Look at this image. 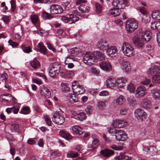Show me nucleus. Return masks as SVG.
<instances>
[{"instance_id": "f257e3e1", "label": "nucleus", "mask_w": 160, "mask_h": 160, "mask_svg": "<svg viewBox=\"0 0 160 160\" xmlns=\"http://www.w3.org/2000/svg\"><path fill=\"white\" fill-rule=\"evenodd\" d=\"M138 21L134 18L128 19L126 23V27L127 28V32L130 33L135 30L138 27Z\"/></svg>"}, {"instance_id": "f03ea898", "label": "nucleus", "mask_w": 160, "mask_h": 160, "mask_svg": "<svg viewBox=\"0 0 160 160\" xmlns=\"http://www.w3.org/2000/svg\"><path fill=\"white\" fill-rule=\"evenodd\" d=\"M83 61L86 65H91L92 64L95 62L94 52H86L83 57Z\"/></svg>"}, {"instance_id": "7ed1b4c3", "label": "nucleus", "mask_w": 160, "mask_h": 160, "mask_svg": "<svg viewBox=\"0 0 160 160\" xmlns=\"http://www.w3.org/2000/svg\"><path fill=\"white\" fill-rule=\"evenodd\" d=\"M134 49L129 43L124 42L122 46V50L123 54L128 57H131L133 54Z\"/></svg>"}, {"instance_id": "20e7f679", "label": "nucleus", "mask_w": 160, "mask_h": 160, "mask_svg": "<svg viewBox=\"0 0 160 160\" xmlns=\"http://www.w3.org/2000/svg\"><path fill=\"white\" fill-rule=\"evenodd\" d=\"M96 45L99 49L104 52L109 46V44L106 40L101 39L98 41Z\"/></svg>"}, {"instance_id": "39448f33", "label": "nucleus", "mask_w": 160, "mask_h": 160, "mask_svg": "<svg viewBox=\"0 0 160 160\" xmlns=\"http://www.w3.org/2000/svg\"><path fill=\"white\" fill-rule=\"evenodd\" d=\"M60 65L57 63L53 64L49 69V75L51 77H53L59 72Z\"/></svg>"}, {"instance_id": "423d86ee", "label": "nucleus", "mask_w": 160, "mask_h": 160, "mask_svg": "<svg viewBox=\"0 0 160 160\" xmlns=\"http://www.w3.org/2000/svg\"><path fill=\"white\" fill-rule=\"evenodd\" d=\"M135 117L138 120L143 121L146 119L147 117V113L142 109H137L135 110Z\"/></svg>"}, {"instance_id": "0eeeda50", "label": "nucleus", "mask_w": 160, "mask_h": 160, "mask_svg": "<svg viewBox=\"0 0 160 160\" xmlns=\"http://www.w3.org/2000/svg\"><path fill=\"white\" fill-rule=\"evenodd\" d=\"M140 35L138 32H135L133 38V42L134 44L138 48L142 47L144 45V42L139 38Z\"/></svg>"}, {"instance_id": "6e6552de", "label": "nucleus", "mask_w": 160, "mask_h": 160, "mask_svg": "<svg viewBox=\"0 0 160 160\" xmlns=\"http://www.w3.org/2000/svg\"><path fill=\"white\" fill-rule=\"evenodd\" d=\"M52 119L54 123L58 124H62L65 121L63 116L58 112H55L53 114Z\"/></svg>"}, {"instance_id": "1a4fd4ad", "label": "nucleus", "mask_w": 160, "mask_h": 160, "mask_svg": "<svg viewBox=\"0 0 160 160\" xmlns=\"http://www.w3.org/2000/svg\"><path fill=\"white\" fill-rule=\"evenodd\" d=\"M127 0H113L112 2V5L118 9L124 8L126 6V3Z\"/></svg>"}, {"instance_id": "9d476101", "label": "nucleus", "mask_w": 160, "mask_h": 160, "mask_svg": "<svg viewBox=\"0 0 160 160\" xmlns=\"http://www.w3.org/2000/svg\"><path fill=\"white\" fill-rule=\"evenodd\" d=\"M115 136L116 139L122 141L126 140L128 138L126 132L121 130L116 131L115 132Z\"/></svg>"}, {"instance_id": "9b49d317", "label": "nucleus", "mask_w": 160, "mask_h": 160, "mask_svg": "<svg viewBox=\"0 0 160 160\" xmlns=\"http://www.w3.org/2000/svg\"><path fill=\"white\" fill-rule=\"evenodd\" d=\"M99 67L102 70L107 72H110L112 70L111 64L107 61H103L101 62L99 64Z\"/></svg>"}, {"instance_id": "f8f14e48", "label": "nucleus", "mask_w": 160, "mask_h": 160, "mask_svg": "<svg viewBox=\"0 0 160 160\" xmlns=\"http://www.w3.org/2000/svg\"><path fill=\"white\" fill-rule=\"evenodd\" d=\"M118 50L115 46H109L106 51L107 55L109 57H113L116 56L118 54Z\"/></svg>"}, {"instance_id": "ddd939ff", "label": "nucleus", "mask_w": 160, "mask_h": 160, "mask_svg": "<svg viewBox=\"0 0 160 160\" xmlns=\"http://www.w3.org/2000/svg\"><path fill=\"white\" fill-rule=\"evenodd\" d=\"M128 124V122L124 120H115L112 123L114 128H122L126 127Z\"/></svg>"}, {"instance_id": "4468645a", "label": "nucleus", "mask_w": 160, "mask_h": 160, "mask_svg": "<svg viewBox=\"0 0 160 160\" xmlns=\"http://www.w3.org/2000/svg\"><path fill=\"white\" fill-rule=\"evenodd\" d=\"M50 12L52 14H60L63 11L62 7L58 5L54 4L51 6L50 8Z\"/></svg>"}, {"instance_id": "2eb2a0df", "label": "nucleus", "mask_w": 160, "mask_h": 160, "mask_svg": "<svg viewBox=\"0 0 160 160\" xmlns=\"http://www.w3.org/2000/svg\"><path fill=\"white\" fill-rule=\"evenodd\" d=\"M39 91L42 97L46 98H49L51 97V92L49 90L44 86L40 87Z\"/></svg>"}, {"instance_id": "dca6fc26", "label": "nucleus", "mask_w": 160, "mask_h": 160, "mask_svg": "<svg viewBox=\"0 0 160 160\" xmlns=\"http://www.w3.org/2000/svg\"><path fill=\"white\" fill-rule=\"evenodd\" d=\"M146 88L143 86H140L136 90L135 96L136 98H140L145 95Z\"/></svg>"}, {"instance_id": "f3484780", "label": "nucleus", "mask_w": 160, "mask_h": 160, "mask_svg": "<svg viewBox=\"0 0 160 160\" xmlns=\"http://www.w3.org/2000/svg\"><path fill=\"white\" fill-rule=\"evenodd\" d=\"M127 81L125 78L122 77L115 79V88H122L125 86Z\"/></svg>"}, {"instance_id": "a211bd4d", "label": "nucleus", "mask_w": 160, "mask_h": 160, "mask_svg": "<svg viewBox=\"0 0 160 160\" xmlns=\"http://www.w3.org/2000/svg\"><path fill=\"white\" fill-rule=\"evenodd\" d=\"M120 68L122 71L125 72H128L131 70L130 62L127 61H123L120 64Z\"/></svg>"}, {"instance_id": "6ab92c4d", "label": "nucleus", "mask_w": 160, "mask_h": 160, "mask_svg": "<svg viewBox=\"0 0 160 160\" xmlns=\"http://www.w3.org/2000/svg\"><path fill=\"white\" fill-rule=\"evenodd\" d=\"M105 85L108 88H115V79L112 77L108 78L105 81Z\"/></svg>"}, {"instance_id": "aec40b11", "label": "nucleus", "mask_w": 160, "mask_h": 160, "mask_svg": "<svg viewBox=\"0 0 160 160\" xmlns=\"http://www.w3.org/2000/svg\"><path fill=\"white\" fill-rule=\"evenodd\" d=\"M139 35L141 36V38L144 42L148 41L151 38L150 32V31H143L141 32H138Z\"/></svg>"}, {"instance_id": "412c9836", "label": "nucleus", "mask_w": 160, "mask_h": 160, "mask_svg": "<svg viewBox=\"0 0 160 160\" xmlns=\"http://www.w3.org/2000/svg\"><path fill=\"white\" fill-rule=\"evenodd\" d=\"M140 105L141 108L147 110L151 108L152 104L151 101L149 99L144 98L141 102Z\"/></svg>"}, {"instance_id": "4be33fe9", "label": "nucleus", "mask_w": 160, "mask_h": 160, "mask_svg": "<svg viewBox=\"0 0 160 160\" xmlns=\"http://www.w3.org/2000/svg\"><path fill=\"white\" fill-rule=\"evenodd\" d=\"M160 72V66L154 65L151 67L148 71V74L151 76L156 74V73Z\"/></svg>"}, {"instance_id": "5701e85b", "label": "nucleus", "mask_w": 160, "mask_h": 160, "mask_svg": "<svg viewBox=\"0 0 160 160\" xmlns=\"http://www.w3.org/2000/svg\"><path fill=\"white\" fill-rule=\"evenodd\" d=\"M143 151L144 153H148L150 154H155L157 153V150L155 147L151 146L148 148H144Z\"/></svg>"}, {"instance_id": "b1692460", "label": "nucleus", "mask_w": 160, "mask_h": 160, "mask_svg": "<svg viewBox=\"0 0 160 160\" xmlns=\"http://www.w3.org/2000/svg\"><path fill=\"white\" fill-rule=\"evenodd\" d=\"M72 130V133L73 134L80 135L83 133L82 128L78 125L73 126Z\"/></svg>"}, {"instance_id": "393cba45", "label": "nucleus", "mask_w": 160, "mask_h": 160, "mask_svg": "<svg viewBox=\"0 0 160 160\" xmlns=\"http://www.w3.org/2000/svg\"><path fill=\"white\" fill-rule=\"evenodd\" d=\"M121 12V10L118 8L112 9L109 10L108 14L112 17H116L118 16Z\"/></svg>"}, {"instance_id": "a878e982", "label": "nucleus", "mask_w": 160, "mask_h": 160, "mask_svg": "<svg viewBox=\"0 0 160 160\" xmlns=\"http://www.w3.org/2000/svg\"><path fill=\"white\" fill-rule=\"evenodd\" d=\"M151 93L153 98L156 100H160V90L152 89L151 90Z\"/></svg>"}, {"instance_id": "bb28decb", "label": "nucleus", "mask_w": 160, "mask_h": 160, "mask_svg": "<svg viewBox=\"0 0 160 160\" xmlns=\"http://www.w3.org/2000/svg\"><path fill=\"white\" fill-rule=\"evenodd\" d=\"M94 55L95 58V61L97 58H98L100 60H105V55L101 52L98 51L94 52Z\"/></svg>"}, {"instance_id": "cd10ccee", "label": "nucleus", "mask_w": 160, "mask_h": 160, "mask_svg": "<svg viewBox=\"0 0 160 160\" xmlns=\"http://www.w3.org/2000/svg\"><path fill=\"white\" fill-rule=\"evenodd\" d=\"M67 99L71 103L76 102L78 101V98L75 94H69L67 96Z\"/></svg>"}, {"instance_id": "c85d7f7f", "label": "nucleus", "mask_w": 160, "mask_h": 160, "mask_svg": "<svg viewBox=\"0 0 160 160\" xmlns=\"http://www.w3.org/2000/svg\"><path fill=\"white\" fill-rule=\"evenodd\" d=\"M11 130L12 132H19V126L17 122L15 121L12 123L11 127Z\"/></svg>"}, {"instance_id": "c756f323", "label": "nucleus", "mask_w": 160, "mask_h": 160, "mask_svg": "<svg viewBox=\"0 0 160 160\" xmlns=\"http://www.w3.org/2000/svg\"><path fill=\"white\" fill-rule=\"evenodd\" d=\"M126 99L124 97L120 95L117 97L115 100V103L117 105L121 106L125 102Z\"/></svg>"}, {"instance_id": "7c9ffc66", "label": "nucleus", "mask_w": 160, "mask_h": 160, "mask_svg": "<svg viewBox=\"0 0 160 160\" xmlns=\"http://www.w3.org/2000/svg\"><path fill=\"white\" fill-rule=\"evenodd\" d=\"M100 153L106 157H109L114 154V152L112 150L106 149L101 150Z\"/></svg>"}, {"instance_id": "2f4dec72", "label": "nucleus", "mask_w": 160, "mask_h": 160, "mask_svg": "<svg viewBox=\"0 0 160 160\" xmlns=\"http://www.w3.org/2000/svg\"><path fill=\"white\" fill-rule=\"evenodd\" d=\"M37 47L39 48V51L44 55L47 53V49L42 42L39 43L37 45Z\"/></svg>"}, {"instance_id": "473e14b6", "label": "nucleus", "mask_w": 160, "mask_h": 160, "mask_svg": "<svg viewBox=\"0 0 160 160\" xmlns=\"http://www.w3.org/2000/svg\"><path fill=\"white\" fill-rule=\"evenodd\" d=\"M78 8L79 11L83 13H87L89 10V7L84 4H81Z\"/></svg>"}, {"instance_id": "72a5a7b5", "label": "nucleus", "mask_w": 160, "mask_h": 160, "mask_svg": "<svg viewBox=\"0 0 160 160\" xmlns=\"http://www.w3.org/2000/svg\"><path fill=\"white\" fill-rule=\"evenodd\" d=\"M59 133L60 136L67 140L71 139L72 138V136L70 135V133L64 131H60L59 132Z\"/></svg>"}, {"instance_id": "f704fd0d", "label": "nucleus", "mask_w": 160, "mask_h": 160, "mask_svg": "<svg viewBox=\"0 0 160 160\" xmlns=\"http://www.w3.org/2000/svg\"><path fill=\"white\" fill-rule=\"evenodd\" d=\"M74 118L82 121L86 119V117L84 113L80 112L78 114H77L76 115H75Z\"/></svg>"}, {"instance_id": "c9c22d12", "label": "nucleus", "mask_w": 160, "mask_h": 160, "mask_svg": "<svg viewBox=\"0 0 160 160\" xmlns=\"http://www.w3.org/2000/svg\"><path fill=\"white\" fill-rule=\"evenodd\" d=\"M31 66L35 69H37L40 67V64L36 58L30 62Z\"/></svg>"}, {"instance_id": "e433bc0d", "label": "nucleus", "mask_w": 160, "mask_h": 160, "mask_svg": "<svg viewBox=\"0 0 160 160\" xmlns=\"http://www.w3.org/2000/svg\"><path fill=\"white\" fill-rule=\"evenodd\" d=\"M128 103L130 106H133L136 104V101L133 96H130L127 98Z\"/></svg>"}, {"instance_id": "4c0bfd02", "label": "nucleus", "mask_w": 160, "mask_h": 160, "mask_svg": "<svg viewBox=\"0 0 160 160\" xmlns=\"http://www.w3.org/2000/svg\"><path fill=\"white\" fill-rule=\"evenodd\" d=\"M78 60V58H76L73 56L72 55H68L66 58V60L65 61V63L66 64L67 63H69L72 61H77Z\"/></svg>"}, {"instance_id": "58836bf2", "label": "nucleus", "mask_w": 160, "mask_h": 160, "mask_svg": "<svg viewBox=\"0 0 160 160\" xmlns=\"http://www.w3.org/2000/svg\"><path fill=\"white\" fill-rule=\"evenodd\" d=\"M117 158L119 160H131V159L130 157H129L122 153H120Z\"/></svg>"}, {"instance_id": "ea45409f", "label": "nucleus", "mask_w": 160, "mask_h": 160, "mask_svg": "<svg viewBox=\"0 0 160 160\" xmlns=\"http://www.w3.org/2000/svg\"><path fill=\"white\" fill-rule=\"evenodd\" d=\"M30 19L31 21L33 24L37 23L39 21L38 16L36 14H32L31 15Z\"/></svg>"}, {"instance_id": "a19ab883", "label": "nucleus", "mask_w": 160, "mask_h": 160, "mask_svg": "<svg viewBox=\"0 0 160 160\" xmlns=\"http://www.w3.org/2000/svg\"><path fill=\"white\" fill-rule=\"evenodd\" d=\"M69 24H72L76 22L78 19V17L76 15L71 14L69 15Z\"/></svg>"}, {"instance_id": "79ce46f5", "label": "nucleus", "mask_w": 160, "mask_h": 160, "mask_svg": "<svg viewBox=\"0 0 160 160\" xmlns=\"http://www.w3.org/2000/svg\"><path fill=\"white\" fill-rule=\"evenodd\" d=\"M75 89V92L74 93L77 94H81L83 93L85 91V90L84 88L80 85H79V86L77 87V89Z\"/></svg>"}, {"instance_id": "37998d69", "label": "nucleus", "mask_w": 160, "mask_h": 160, "mask_svg": "<svg viewBox=\"0 0 160 160\" xmlns=\"http://www.w3.org/2000/svg\"><path fill=\"white\" fill-rule=\"evenodd\" d=\"M5 96L6 97L2 99L5 101L8 102L13 101L14 102H16V99L9 94H6Z\"/></svg>"}, {"instance_id": "c03bdc74", "label": "nucleus", "mask_w": 160, "mask_h": 160, "mask_svg": "<svg viewBox=\"0 0 160 160\" xmlns=\"http://www.w3.org/2000/svg\"><path fill=\"white\" fill-rule=\"evenodd\" d=\"M152 18L157 20H160V12L156 11L153 12L152 13Z\"/></svg>"}, {"instance_id": "a18cd8bd", "label": "nucleus", "mask_w": 160, "mask_h": 160, "mask_svg": "<svg viewBox=\"0 0 160 160\" xmlns=\"http://www.w3.org/2000/svg\"><path fill=\"white\" fill-rule=\"evenodd\" d=\"M78 156V154L77 152L70 151L68 152L67 154V157L68 158H75Z\"/></svg>"}, {"instance_id": "49530a36", "label": "nucleus", "mask_w": 160, "mask_h": 160, "mask_svg": "<svg viewBox=\"0 0 160 160\" xmlns=\"http://www.w3.org/2000/svg\"><path fill=\"white\" fill-rule=\"evenodd\" d=\"M21 47L25 53H28L32 52L31 48L29 46H26L24 45H22L21 46Z\"/></svg>"}, {"instance_id": "de8ad7c7", "label": "nucleus", "mask_w": 160, "mask_h": 160, "mask_svg": "<svg viewBox=\"0 0 160 160\" xmlns=\"http://www.w3.org/2000/svg\"><path fill=\"white\" fill-rule=\"evenodd\" d=\"M105 101V100L104 101H99L98 102L97 105L99 109L103 110L105 108L106 106Z\"/></svg>"}, {"instance_id": "09e8293b", "label": "nucleus", "mask_w": 160, "mask_h": 160, "mask_svg": "<svg viewBox=\"0 0 160 160\" xmlns=\"http://www.w3.org/2000/svg\"><path fill=\"white\" fill-rule=\"evenodd\" d=\"M152 82L155 83H158L160 82V75L155 74L152 77Z\"/></svg>"}, {"instance_id": "8fccbe9b", "label": "nucleus", "mask_w": 160, "mask_h": 160, "mask_svg": "<svg viewBox=\"0 0 160 160\" xmlns=\"http://www.w3.org/2000/svg\"><path fill=\"white\" fill-rule=\"evenodd\" d=\"M41 17L44 20L50 19L52 18V15L45 12H42Z\"/></svg>"}, {"instance_id": "3c124183", "label": "nucleus", "mask_w": 160, "mask_h": 160, "mask_svg": "<svg viewBox=\"0 0 160 160\" xmlns=\"http://www.w3.org/2000/svg\"><path fill=\"white\" fill-rule=\"evenodd\" d=\"M71 52L72 54H75L76 55H78L80 52H81V49L77 47H74L71 49Z\"/></svg>"}, {"instance_id": "603ef678", "label": "nucleus", "mask_w": 160, "mask_h": 160, "mask_svg": "<svg viewBox=\"0 0 160 160\" xmlns=\"http://www.w3.org/2000/svg\"><path fill=\"white\" fill-rule=\"evenodd\" d=\"M127 89L131 93L135 92V88L134 84L132 83H130L127 86Z\"/></svg>"}, {"instance_id": "864d4df0", "label": "nucleus", "mask_w": 160, "mask_h": 160, "mask_svg": "<svg viewBox=\"0 0 160 160\" xmlns=\"http://www.w3.org/2000/svg\"><path fill=\"white\" fill-rule=\"evenodd\" d=\"M30 111L29 108L27 107H23L20 111V113L23 114H27L30 113Z\"/></svg>"}, {"instance_id": "5fc2aeb1", "label": "nucleus", "mask_w": 160, "mask_h": 160, "mask_svg": "<svg viewBox=\"0 0 160 160\" xmlns=\"http://www.w3.org/2000/svg\"><path fill=\"white\" fill-rule=\"evenodd\" d=\"M146 49L148 53H153L155 52L154 47L153 46L148 45L146 47Z\"/></svg>"}, {"instance_id": "6e6d98bb", "label": "nucleus", "mask_w": 160, "mask_h": 160, "mask_svg": "<svg viewBox=\"0 0 160 160\" xmlns=\"http://www.w3.org/2000/svg\"><path fill=\"white\" fill-rule=\"evenodd\" d=\"M8 75L6 73H3L2 74L0 78V80L3 82H6L7 80Z\"/></svg>"}, {"instance_id": "4d7b16f0", "label": "nucleus", "mask_w": 160, "mask_h": 160, "mask_svg": "<svg viewBox=\"0 0 160 160\" xmlns=\"http://www.w3.org/2000/svg\"><path fill=\"white\" fill-rule=\"evenodd\" d=\"M44 118L48 126H51L52 123V122L50 118L47 115H44Z\"/></svg>"}, {"instance_id": "13d9d810", "label": "nucleus", "mask_w": 160, "mask_h": 160, "mask_svg": "<svg viewBox=\"0 0 160 160\" xmlns=\"http://www.w3.org/2000/svg\"><path fill=\"white\" fill-rule=\"evenodd\" d=\"M92 107L90 106H88L85 110L86 113L88 115H90L92 113Z\"/></svg>"}, {"instance_id": "bf43d9fd", "label": "nucleus", "mask_w": 160, "mask_h": 160, "mask_svg": "<svg viewBox=\"0 0 160 160\" xmlns=\"http://www.w3.org/2000/svg\"><path fill=\"white\" fill-rule=\"evenodd\" d=\"M62 89L63 91L67 92L69 91L70 88L68 87V85L66 83H62L61 84Z\"/></svg>"}, {"instance_id": "052dcab7", "label": "nucleus", "mask_w": 160, "mask_h": 160, "mask_svg": "<svg viewBox=\"0 0 160 160\" xmlns=\"http://www.w3.org/2000/svg\"><path fill=\"white\" fill-rule=\"evenodd\" d=\"M8 42L10 45L12 46V47L14 48L16 47L18 45V43L13 41L12 40H9L8 41Z\"/></svg>"}, {"instance_id": "680f3d73", "label": "nucleus", "mask_w": 160, "mask_h": 160, "mask_svg": "<svg viewBox=\"0 0 160 160\" xmlns=\"http://www.w3.org/2000/svg\"><path fill=\"white\" fill-rule=\"evenodd\" d=\"M92 148H95L99 145V140L97 139H94L93 140L92 142Z\"/></svg>"}, {"instance_id": "e2e57ef3", "label": "nucleus", "mask_w": 160, "mask_h": 160, "mask_svg": "<svg viewBox=\"0 0 160 160\" xmlns=\"http://www.w3.org/2000/svg\"><path fill=\"white\" fill-rule=\"evenodd\" d=\"M90 72L92 74L95 75L97 76H98L99 73V72L94 68H91L90 70Z\"/></svg>"}, {"instance_id": "0e129e2a", "label": "nucleus", "mask_w": 160, "mask_h": 160, "mask_svg": "<svg viewBox=\"0 0 160 160\" xmlns=\"http://www.w3.org/2000/svg\"><path fill=\"white\" fill-rule=\"evenodd\" d=\"M109 94V92L106 90H103L101 91L99 93V95L101 96H106Z\"/></svg>"}, {"instance_id": "69168bd1", "label": "nucleus", "mask_w": 160, "mask_h": 160, "mask_svg": "<svg viewBox=\"0 0 160 160\" xmlns=\"http://www.w3.org/2000/svg\"><path fill=\"white\" fill-rule=\"evenodd\" d=\"M11 4V11L12 12L14 11L16 8V4L14 0H12L10 1Z\"/></svg>"}, {"instance_id": "338daca9", "label": "nucleus", "mask_w": 160, "mask_h": 160, "mask_svg": "<svg viewBox=\"0 0 160 160\" xmlns=\"http://www.w3.org/2000/svg\"><path fill=\"white\" fill-rule=\"evenodd\" d=\"M128 111V109L126 108H122L120 110V113L122 115H125L126 114Z\"/></svg>"}, {"instance_id": "774afa93", "label": "nucleus", "mask_w": 160, "mask_h": 160, "mask_svg": "<svg viewBox=\"0 0 160 160\" xmlns=\"http://www.w3.org/2000/svg\"><path fill=\"white\" fill-rule=\"evenodd\" d=\"M96 10L98 13H100L101 11L102 7L99 4L96 3L95 4Z\"/></svg>"}]
</instances>
